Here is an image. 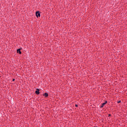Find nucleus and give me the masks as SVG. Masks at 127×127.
<instances>
[{"instance_id":"obj_1","label":"nucleus","mask_w":127,"mask_h":127,"mask_svg":"<svg viewBox=\"0 0 127 127\" xmlns=\"http://www.w3.org/2000/svg\"><path fill=\"white\" fill-rule=\"evenodd\" d=\"M36 16H37V17H40V13H39V11H37L36 12Z\"/></svg>"},{"instance_id":"obj_2","label":"nucleus","mask_w":127,"mask_h":127,"mask_svg":"<svg viewBox=\"0 0 127 127\" xmlns=\"http://www.w3.org/2000/svg\"><path fill=\"white\" fill-rule=\"evenodd\" d=\"M35 93L37 95H39V94H40V92H39V89L38 88H37Z\"/></svg>"},{"instance_id":"obj_3","label":"nucleus","mask_w":127,"mask_h":127,"mask_svg":"<svg viewBox=\"0 0 127 127\" xmlns=\"http://www.w3.org/2000/svg\"><path fill=\"white\" fill-rule=\"evenodd\" d=\"M107 103H108L107 101H106L105 102L103 103L102 104V105L101 106V108H103L104 106H105V105H106V104H107Z\"/></svg>"},{"instance_id":"obj_4","label":"nucleus","mask_w":127,"mask_h":127,"mask_svg":"<svg viewBox=\"0 0 127 127\" xmlns=\"http://www.w3.org/2000/svg\"><path fill=\"white\" fill-rule=\"evenodd\" d=\"M17 53H19V54H21V52L20 51V49H18L17 50Z\"/></svg>"},{"instance_id":"obj_5","label":"nucleus","mask_w":127,"mask_h":127,"mask_svg":"<svg viewBox=\"0 0 127 127\" xmlns=\"http://www.w3.org/2000/svg\"><path fill=\"white\" fill-rule=\"evenodd\" d=\"M44 96H45V97H48V93H45Z\"/></svg>"},{"instance_id":"obj_6","label":"nucleus","mask_w":127,"mask_h":127,"mask_svg":"<svg viewBox=\"0 0 127 127\" xmlns=\"http://www.w3.org/2000/svg\"><path fill=\"white\" fill-rule=\"evenodd\" d=\"M118 104H120V103H121V101H119L118 102Z\"/></svg>"},{"instance_id":"obj_7","label":"nucleus","mask_w":127,"mask_h":127,"mask_svg":"<svg viewBox=\"0 0 127 127\" xmlns=\"http://www.w3.org/2000/svg\"><path fill=\"white\" fill-rule=\"evenodd\" d=\"M75 107H78V105L75 104Z\"/></svg>"},{"instance_id":"obj_8","label":"nucleus","mask_w":127,"mask_h":127,"mask_svg":"<svg viewBox=\"0 0 127 127\" xmlns=\"http://www.w3.org/2000/svg\"><path fill=\"white\" fill-rule=\"evenodd\" d=\"M13 81H14V79H13Z\"/></svg>"}]
</instances>
